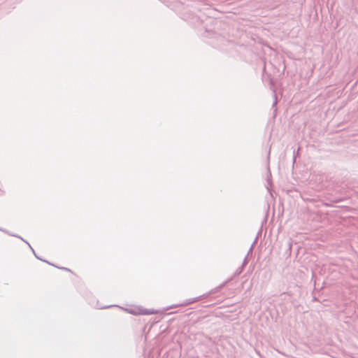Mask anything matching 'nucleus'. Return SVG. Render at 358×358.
<instances>
[{
  "instance_id": "9",
  "label": "nucleus",
  "mask_w": 358,
  "mask_h": 358,
  "mask_svg": "<svg viewBox=\"0 0 358 358\" xmlns=\"http://www.w3.org/2000/svg\"><path fill=\"white\" fill-rule=\"evenodd\" d=\"M60 269H62V270H65V271H71V270L68 268H66V267H60L59 268Z\"/></svg>"
},
{
  "instance_id": "4",
  "label": "nucleus",
  "mask_w": 358,
  "mask_h": 358,
  "mask_svg": "<svg viewBox=\"0 0 358 358\" xmlns=\"http://www.w3.org/2000/svg\"><path fill=\"white\" fill-rule=\"evenodd\" d=\"M273 92L274 101H273V103L272 104V108L274 109V113H275L276 111H277L278 98H277V95H276V91H275V89H273Z\"/></svg>"
},
{
  "instance_id": "1",
  "label": "nucleus",
  "mask_w": 358,
  "mask_h": 358,
  "mask_svg": "<svg viewBox=\"0 0 358 358\" xmlns=\"http://www.w3.org/2000/svg\"><path fill=\"white\" fill-rule=\"evenodd\" d=\"M204 296L205 295H201L198 297L187 299L182 303L179 304V305H176V306H174V307L188 306L189 304L196 302L199 299H202Z\"/></svg>"
},
{
  "instance_id": "6",
  "label": "nucleus",
  "mask_w": 358,
  "mask_h": 358,
  "mask_svg": "<svg viewBox=\"0 0 358 358\" xmlns=\"http://www.w3.org/2000/svg\"><path fill=\"white\" fill-rule=\"evenodd\" d=\"M157 313V312H156V311H155V310H146V309H145V311H144V313H143V314H145V315H148V314H155V313Z\"/></svg>"
},
{
  "instance_id": "8",
  "label": "nucleus",
  "mask_w": 358,
  "mask_h": 358,
  "mask_svg": "<svg viewBox=\"0 0 358 358\" xmlns=\"http://www.w3.org/2000/svg\"><path fill=\"white\" fill-rule=\"evenodd\" d=\"M255 243H256V240H255V241H254L253 244H252V246L250 247V250H249V251H248V255L252 252V248H253V245H254V244H255Z\"/></svg>"
},
{
  "instance_id": "7",
  "label": "nucleus",
  "mask_w": 358,
  "mask_h": 358,
  "mask_svg": "<svg viewBox=\"0 0 358 358\" xmlns=\"http://www.w3.org/2000/svg\"><path fill=\"white\" fill-rule=\"evenodd\" d=\"M248 264V259H247V257L244 259L243 260V264L241 266H243V268H244V266Z\"/></svg>"
},
{
  "instance_id": "3",
  "label": "nucleus",
  "mask_w": 358,
  "mask_h": 358,
  "mask_svg": "<svg viewBox=\"0 0 358 358\" xmlns=\"http://www.w3.org/2000/svg\"><path fill=\"white\" fill-rule=\"evenodd\" d=\"M11 236H15V237H17V238H20L22 241H23L24 242L27 243L28 244L29 247V248H31V250H32V252H33L34 255H35V257H36L38 259H41V260H42V261H43V259H41V258L39 257V256H38V255H36V254L35 253V252H34V249L31 248V246L30 245V244H29L28 242H27L24 238H22L21 236H18V235H15V234H11ZM43 262H46V263H48V264H50V262H48V261H46V260H43ZM51 265H52V264H51ZM52 266H54V265L52 264Z\"/></svg>"
},
{
  "instance_id": "5",
  "label": "nucleus",
  "mask_w": 358,
  "mask_h": 358,
  "mask_svg": "<svg viewBox=\"0 0 358 358\" xmlns=\"http://www.w3.org/2000/svg\"><path fill=\"white\" fill-rule=\"evenodd\" d=\"M243 270V266L239 267V268L236 271V272H235L234 275H238L239 274H241V273H242Z\"/></svg>"
},
{
  "instance_id": "10",
  "label": "nucleus",
  "mask_w": 358,
  "mask_h": 358,
  "mask_svg": "<svg viewBox=\"0 0 358 358\" xmlns=\"http://www.w3.org/2000/svg\"><path fill=\"white\" fill-rule=\"evenodd\" d=\"M0 230H1V231H5L4 230H3V229H0Z\"/></svg>"
},
{
  "instance_id": "2",
  "label": "nucleus",
  "mask_w": 358,
  "mask_h": 358,
  "mask_svg": "<svg viewBox=\"0 0 358 358\" xmlns=\"http://www.w3.org/2000/svg\"><path fill=\"white\" fill-rule=\"evenodd\" d=\"M11 236H15V237H17V238H20L22 241H23L24 242L27 243L28 244L29 247V248H31V250H32V252H33L34 255H35V257H36L38 259H41V260H42V261H43V259H41V258L39 257V256H38V255H36V254L35 253V252H34V249L31 248V246L30 245V244H29L28 242H27L24 238H22L21 236H18V235H15V234H11ZM43 262H46V263H48V264H50V262H48V261H46V260H43ZM51 265H52V264H51ZM52 266H54V265L52 264Z\"/></svg>"
}]
</instances>
